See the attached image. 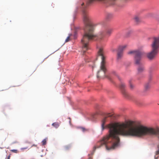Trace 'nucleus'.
Segmentation results:
<instances>
[{
  "label": "nucleus",
  "mask_w": 159,
  "mask_h": 159,
  "mask_svg": "<svg viewBox=\"0 0 159 159\" xmlns=\"http://www.w3.org/2000/svg\"><path fill=\"white\" fill-rule=\"evenodd\" d=\"M151 47V49L159 52V36L153 37Z\"/></svg>",
  "instance_id": "423d86ee"
},
{
  "label": "nucleus",
  "mask_w": 159,
  "mask_h": 159,
  "mask_svg": "<svg viewBox=\"0 0 159 159\" xmlns=\"http://www.w3.org/2000/svg\"><path fill=\"white\" fill-rule=\"evenodd\" d=\"M88 58H88V57H87L85 59V61H86V62H89V61H87V60H86V59H88Z\"/></svg>",
  "instance_id": "5701e85b"
},
{
  "label": "nucleus",
  "mask_w": 159,
  "mask_h": 159,
  "mask_svg": "<svg viewBox=\"0 0 159 159\" xmlns=\"http://www.w3.org/2000/svg\"><path fill=\"white\" fill-rule=\"evenodd\" d=\"M129 86L130 89H132L134 88V86L131 83H129Z\"/></svg>",
  "instance_id": "6ab92c4d"
},
{
  "label": "nucleus",
  "mask_w": 159,
  "mask_h": 159,
  "mask_svg": "<svg viewBox=\"0 0 159 159\" xmlns=\"http://www.w3.org/2000/svg\"><path fill=\"white\" fill-rule=\"evenodd\" d=\"M112 116L110 113L107 114L105 115L104 118L102 120L101 126L102 129H154L153 128L142 125L139 121L131 120H126L124 122L110 123L105 126L107 118Z\"/></svg>",
  "instance_id": "7ed1b4c3"
},
{
  "label": "nucleus",
  "mask_w": 159,
  "mask_h": 159,
  "mask_svg": "<svg viewBox=\"0 0 159 159\" xmlns=\"http://www.w3.org/2000/svg\"><path fill=\"white\" fill-rule=\"evenodd\" d=\"M113 73H114V74H115V75H116V72H113Z\"/></svg>",
  "instance_id": "cd10ccee"
},
{
  "label": "nucleus",
  "mask_w": 159,
  "mask_h": 159,
  "mask_svg": "<svg viewBox=\"0 0 159 159\" xmlns=\"http://www.w3.org/2000/svg\"><path fill=\"white\" fill-rule=\"evenodd\" d=\"M159 154V148L158 150L156 152V154L158 155Z\"/></svg>",
  "instance_id": "412c9836"
},
{
  "label": "nucleus",
  "mask_w": 159,
  "mask_h": 159,
  "mask_svg": "<svg viewBox=\"0 0 159 159\" xmlns=\"http://www.w3.org/2000/svg\"><path fill=\"white\" fill-rule=\"evenodd\" d=\"M84 4V3H83L82 4V5H83Z\"/></svg>",
  "instance_id": "c756f323"
},
{
  "label": "nucleus",
  "mask_w": 159,
  "mask_h": 159,
  "mask_svg": "<svg viewBox=\"0 0 159 159\" xmlns=\"http://www.w3.org/2000/svg\"><path fill=\"white\" fill-rule=\"evenodd\" d=\"M20 159H24V158H20Z\"/></svg>",
  "instance_id": "7c9ffc66"
},
{
  "label": "nucleus",
  "mask_w": 159,
  "mask_h": 159,
  "mask_svg": "<svg viewBox=\"0 0 159 159\" xmlns=\"http://www.w3.org/2000/svg\"><path fill=\"white\" fill-rule=\"evenodd\" d=\"M76 128L79 129H85V128L82 126H78Z\"/></svg>",
  "instance_id": "a211bd4d"
},
{
  "label": "nucleus",
  "mask_w": 159,
  "mask_h": 159,
  "mask_svg": "<svg viewBox=\"0 0 159 159\" xmlns=\"http://www.w3.org/2000/svg\"><path fill=\"white\" fill-rule=\"evenodd\" d=\"M83 16L84 24V34L83 35L81 42L82 44V52L84 54L89 49V43L90 41L95 40L97 39L103 40L106 36L109 37L112 33V29L108 28L106 24L104 22H101L100 24L102 25V29L100 31L98 36L94 34V28L93 25L91 21V19L88 12L85 9L83 10Z\"/></svg>",
  "instance_id": "f03ea898"
},
{
  "label": "nucleus",
  "mask_w": 159,
  "mask_h": 159,
  "mask_svg": "<svg viewBox=\"0 0 159 159\" xmlns=\"http://www.w3.org/2000/svg\"><path fill=\"white\" fill-rule=\"evenodd\" d=\"M98 54L101 56L102 61L100 67V70L97 72V77L98 78H104L105 77V73L107 69L105 66L106 57L104 54V51L102 48H100L98 52Z\"/></svg>",
  "instance_id": "20e7f679"
},
{
  "label": "nucleus",
  "mask_w": 159,
  "mask_h": 159,
  "mask_svg": "<svg viewBox=\"0 0 159 159\" xmlns=\"http://www.w3.org/2000/svg\"><path fill=\"white\" fill-rule=\"evenodd\" d=\"M94 63L93 61L91 63L89 64V66L92 67L93 69L94 67Z\"/></svg>",
  "instance_id": "2eb2a0df"
},
{
  "label": "nucleus",
  "mask_w": 159,
  "mask_h": 159,
  "mask_svg": "<svg viewBox=\"0 0 159 159\" xmlns=\"http://www.w3.org/2000/svg\"><path fill=\"white\" fill-rule=\"evenodd\" d=\"M43 145H45L46 143V139H44L42 141Z\"/></svg>",
  "instance_id": "f3484780"
},
{
  "label": "nucleus",
  "mask_w": 159,
  "mask_h": 159,
  "mask_svg": "<svg viewBox=\"0 0 159 159\" xmlns=\"http://www.w3.org/2000/svg\"><path fill=\"white\" fill-rule=\"evenodd\" d=\"M12 151L14 152H16L17 151V150H12Z\"/></svg>",
  "instance_id": "4be33fe9"
},
{
  "label": "nucleus",
  "mask_w": 159,
  "mask_h": 159,
  "mask_svg": "<svg viewBox=\"0 0 159 159\" xmlns=\"http://www.w3.org/2000/svg\"><path fill=\"white\" fill-rule=\"evenodd\" d=\"M70 148V146H67L65 147V148L67 150L69 149Z\"/></svg>",
  "instance_id": "aec40b11"
},
{
  "label": "nucleus",
  "mask_w": 159,
  "mask_h": 159,
  "mask_svg": "<svg viewBox=\"0 0 159 159\" xmlns=\"http://www.w3.org/2000/svg\"><path fill=\"white\" fill-rule=\"evenodd\" d=\"M138 74H139L143 72L145 70V68L143 64L137 65Z\"/></svg>",
  "instance_id": "9d476101"
},
{
  "label": "nucleus",
  "mask_w": 159,
  "mask_h": 159,
  "mask_svg": "<svg viewBox=\"0 0 159 159\" xmlns=\"http://www.w3.org/2000/svg\"><path fill=\"white\" fill-rule=\"evenodd\" d=\"M27 148V147H26V148H22L23 149H26Z\"/></svg>",
  "instance_id": "393cba45"
},
{
  "label": "nucleus",
  "mask_w": 159,
  "mask_h": 159,
  "mask_svg": "<svg viewBox=\"0 0 159 159\" xmlns=\"http://www.w3.org/2000/svg\"><path fill=\"white\" fill-rule=\"evenodd\" d=\"M109 132L108 135L104 137L93 147L94 152L103 145L108 150L117 148L120 145L119 136L120 135L140 136L147 134H154L159 138V130H109Z\"/></svg>",
  "instance_id": "f257e3e1"
},
{
  "label": "nucleus",
  "mask_w": 159,
  "mask_h": 159,
  "mask_svg": "<svg viewBox=\"0 0 159 159\" xmlns=\"http://www.w3.org/2000/svg\"><path fill=\"white\" fill-rule=\"evenodd\" d=\"M60 123L58 122H55L52 124V125L55 128H57L60 125Z\"/></svg>",
  "instance_id": "9b49d317"
},
{
  "label": "nucleus",
  "mask_w": 159,
  "mask_h": 159,
  "mask_svg": "<svg viewBox=\"0 0 159 159\" xmlns=\"http://www.w3.org/2000/svg\"><path fill=\"white\" fill-rule=\"evenodd\" d=\"M83 66V65L82 64H81V65H80V66Z\"/></svg>",
  "instance_id": "c85d7f7f"
},
{
  "label": "nucleus",
  "mask_w": 159,
  "mask_h": 159,
  "mask_svg": "<svg viewBox=\"0 0 159 159\" xmlns=\"http://www.w3.org/2000/svg\"><path fill=\"white\" fill-rule=\"evenodd\" d=\"M72 36V34H69V35L68 37H67L66 39L65 40V42H67L70 41V37L71 36Z\"/></svg>",
  "instance_id": "4468645a"
},
{
  "label": "nucleus",
  "mask_w": 159,
  "mask_h": 159,
  "mask_svg": "<svg viewBox=\"0 0 159 159\" xmlns=\"http://www.w3.org/2000/svg\"><path fill=\"white\" fill-rule=\"evenodd\" d=\"M156 129H159V127L158 126H157V127L156 128Z\"/></svg>",
  "instance_id": "b1692460"
},
{
  "label": "nucleus",
  "mask_w": 159,
  "mask_h": 159,
  "mask_svg": "<svg viewBox=\"0 0 159 159\" xmlns=\"http://www.w3.org/2000/svg\"><path fill=\"white\" fill-rule=\"evenodd\" d=\"M112 17V15L111 14H107V15L106 18L107 20H109V19H111Z\"/></svg>",
  "instance_id": "ddd939ff"
},
{
  "label": "nucleus",
  "mask_w": 159,
  "mask_h": 159,
  "mask_svg": "<svg viewBox=\"0 0 159 159\" xmlns=\"http://www.w3.org/2000/svg\"><path fill=\"white\" fill-rule=\"evenodd\" d=\"M126 86L124 83H121L120 85V88L123 94L125 97H127L128 95L125 90Z\"/></svg>",
  "instance_id": "1a4fd4ad"
},
{
  "label": "nucleus",
  "mask_w": 159,
  "mask_h": 159,
  "mask_svg": "<svg viewBox=\"0 0 159 159\" xmlns=\"http://www.w3.org/2000/svg\"><path fill=\"white\" fill-rule=\"evenodd\" d=\"M10 156H8V157H7V159H10Z\"/></svg>",
  "instance_id": "bb28decb"
},
{
  "label": "nucleus",
  "mask_w": 159,
  "mask_h": 159,
  "mask_svg": "<svg viewBox=\"0 0 159 159\" xmlns=\"http://www.w3.org/2000/svg\"><path fill=\"white\" fill-rule=\"evenodd\" d=\"M33 146H35L36 147V145L34 144L33 145H32V146L31 147H32Z\"/></svg>",
  "instance_id": "a878e982"
},
{
  "label": "nucleus",
  "mask_w": 159,
  "mask_h": 159,
  "mask_svg": "<svg viewBox=\"0 0 159 159\" xmlns=\"http://www.w3.org/2000/svg\"><path fill=\"white\" fill-rule=\"evenodd\" d=\"M150 88V85L148 83H147L145 84L144 86V90L146 91L148 90Z\"/></svg>",
  "instance_id": "f8f14e48"
},
{
  "label": "nucleus",
  "mask_w": 159,
  "mask_h": 159,
  "mask_svg": "<svg viewBox=\"0 0 159 159\" xmlns=\"http://www.w3.org/2000/svg\"><path fill=\"white\" fill-rule=\"evenodd\" d=\"M134 20L136 22H138L139 21V19L138 17L136 16L134 18Z\"/></svg>",
  "instance_id": "dca6fc26"
},
{
  "label": "nucleus",
  "mask_w": 159,
  "mask_h": 159,
  "mask_svg": "<svg viewBox=\"0 0 159 159\" xmlns=\"http://www.w3.org/2000/svg\"><path fill=\"white\" fill-rule=\"evenodd\" d=\"M126 45L120 46L119 47L117 52V59H120L123 56V51L126 48Z\"/></svg>",
  "instance_id": "6e6552de"
},
{
  "label": "nucleus",
  "mask_w": 159,
  "mask_h": 159,
  "mask_svg": "<svg viewBox=\"0 0 159 159\" xmlns=\"http://www.w3.org/2000/svg\"><path fill=\"white\" fill-rule=\"evenodd\" d=\"M159 52L151 49V51L147 53L146 55L147 57L149 60L153 59L157 55Z\"/></svg>",
  "instance_id": "0eeeda50"
},
{
  "label": "nucleus",
  "mask_w": 159,
  "mask_h": 159,
  "mask_svg": "<svg viewBox=\"0 0 159 159\" xmlns=\"http://www.w3.org/2000/svg\"><path fill=\"white\" fill-rule=\"evenodd\" d=\"M129 54L134 55V63L135 66L142 64V59L144 52L141 50L131 51L128 52Z\"/></svg>",
  "instance_id": "39448f33"
}]
</instances>
